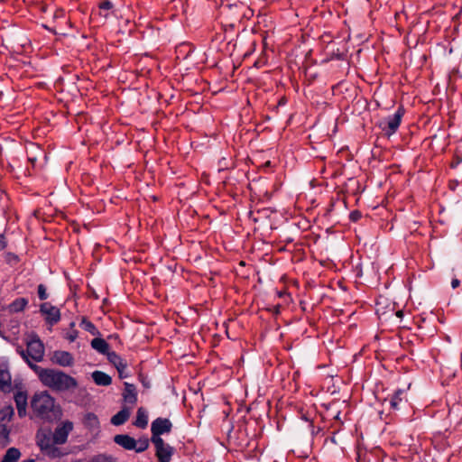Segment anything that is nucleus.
I'll use <instances>...</instances> for the list:
<instances>
[{
  "label": "nucleus",
  "mask_w": 462,
  "mask_h": 462,
  "mask_svg": "<svg viewBox=\"0 0 462 462\" xmlns=\"http://www.w3.org/2000/svg\"><path fill=\"white\" fill-rule=\"evenodd\" d=\"M31 369L34 371L44 386L53 391L66 392L78 387L77 380L62 371L42 368L32 364H31Z\"/></svg>",
  "instance_id": "1"
},
{
  "label": "nucleus",
  "mask_w": 462,
  "mask_h": 462,
  "mask_svg": "<svg viewBox=\"0 0 462 462\" xmlns=\"http://www.w3.org/2000/svg\"><path fill=\"white\" fill-rule=\"evenodd\" d=\"M31 406L35 413L43 420H54L61 416L60 406L55 404V400L47 392L35 393Z\"/></svg>",
  "instance_id": "2"
},
{
  "label": "nucleus",
  "mask_w": 462,
  "mask_h": 462,
  "mask_svg": "<svg viewBox=\"0 0 462 462\" xmlns=\"http://www.w3.org/2000/svg\"><path fill=\"white\" fill-rule=\"evenodd\" d=\"M36 442L41 450L52 458L63 456L60 448L55 446L50 429H41L36 434Z\"/></svg>",
  "instance_id": "3"
},
{
  "label": "nucleus",
  "mask_w": 462,
  "mask_h": 462,
  "mask_svg": "<svg viewBox=\"0 0 462 462\" xmlns=\"http://www.w3.org/2000/svg\"><path fill=\"white\" fill-rule=\"evenodd\" d=\"M39 308L40 314L48 325H56L60 320L61 315L60 309L51 302H42L39 305Z\"/></svg>",
  "instance_id": "4"
},
{
  "label": "nucleus",
  "mask_w": 462,
  "mask_h": 462,
  "mask_svg": "<svg viewBox=\"0 0 462 462\" xmlns=\"http://www.w3.org/2000/svg\"><path fill=\"white\" fill-rule=\"evenodd\" d=\"M402 115L403 113L402 109H398L394 115L385 118L380 123V127L386 135L390 136L397 131L400 126Z\"/></svg>",
  "instance_id": "5"
},
{
  "label": "nucleus",
  "mask_w": 462,
  "mask_h": 462,
  "mask_svg": "<svg viewBox=\"0 0 462 462\" xmlns=\"http://www.w3.org/2000/svg\"><path fill=\"white\" fill-rule=\"evenodd\" d=\"M152 442L155 446L158 460L160 462H170L173 453V448L164 443L162 438H152Z\"/></svg>",
  "instance_id": "6"
},
{
  "label": "nucleus",
  "mask_w": 462,
  "mask_h": 462,
  "mask_svg": "<svg viewBox=\"0 0 462 462\" xmlns=\"http://www.w3.org/2000/svg\"><path fill=\"white\" fill-rule=\"evenodd\" d=\"M73 430V423L69 420L63 421L52 433L53 441L56 445L66 443L69 434Z\"/></svg>",
  "instance_id": "7"
},
{
  "label": "nucleus",
  "mask_w": 462,
  "mask_h": 462,
  "mask_svg": "<svg viewBox=\"0 0 462 462\" xmlns=\"http://www.w3.org/2000/svg\"><path fill=\"white\" fill-rule=\"evenodd\" d=\"M172 427L171 422L168 419L157 418L155 420L152 422L151 431L152 438H161L160 436L163 433H168L171 431Z\"/></svg>",
  "instance_id": "8"
},
{
  "label": "nucleus",
  "mask_w": 462,
  "mask_h": 462,
  "mask_svg": "<svg viewBox=\"0 0 462 462\" xmlns=\"http://www.w3.org/2000/svg\"><path fill=\"white\" fill-rule=\"evenodd\" d=\"M44 355V346L38 336L31 333V359L41 361Z\"/></svg>",
  "instance_id": "9"
},
{
  "label": "nucleus",
  "mask_w": 462,
  "mask_h": 462,
  "mask_svg": "<svg viewBox=\"0 0 462 462\" xmlns=\"http://www.w3.org/2000/svg\"><path fill=\"white\" fill-rule=\"evenodd\" d=\"M12 377L5 365H0V390L3 393H10L12 391Z\"/></svg>",
  "instance_id": "10"
},
{
  "label": "nucleus",
  "mask_w": 462,
  "mask_h": 462,
  "mask_svg": "<svg viewBox=\"0 0 462 462\" xmlns=\"http://www.w3.org/2000/svg\"><path fill=\"white\" fill-rule=\"evenodd\" d=\"M73 356L67 351H55L52 356V362L61 366H69L73 364Z\"/></svg>",
  "instance_id": "11"
},
{
  "label": "nucleus",
  "mask_w": 462,
  "mask_h": 462,
  "mask_svg": "<svg viewBox=\"0 0 462 462\" xmlns=\"http://www.w3.org/2000/svg\"><path fill=\"white\" fill-rule=\"evenodd\" d=\"M114 441L125 449L133 450L135 448L136 440L126 434H118L114 437Z\"/></svg>",
  "instance_id": "12"
},
{
  "label": "nucleus",
  "mask_w": 462,
  "mask_h": 462,
  "mask_svg": "<svg viewBox=\"0 0 462 462\" xmlns=\"http://www.w3.org/2000/svg\"><path fill=\"white\" fill-rule=\"evenodd\" d=\"M124 401L129 404L134 405L137 402V393L135 386L129 383H125L123 393Z\"/></svg>",
  "instance_id": "13"
},
{
  "label": "nucleus",
  "mask_w": 462,
  "mask_h": 462,
  "mask_svg": "<svg viewBox=\"0 0 462 462\" xmlns=\"http://www.w3.org/2000/svg\"><path fill=\"white\" fill-rule=\"evenodd\" d=\"M14 402L16 404L18 415L20 417H23L26 415V406H27V394L23 392H18L14 395Z\"/></svg>",
  "instance_id": "14"
},
{
  "label": "nucleus",
  "mask_w": 462,
  "mask_h": 462,
  "mask_svg": "<svg viewBox=\"0 0 462 462\" xmlns=\"http://www.w3.org/2000/svg\"><path fill=\"white\" fill-rule=\"evenodd\" d=\"M109 360L116 367L121 378L127 377L128 374L125 373L127 368L126 363L124 362V360L119 356H117L115 352H112L109 354Z\"/></svg>",
  "instance_id": "15"
},
{
  "label": "nucleus",
  "mask_w": 462,
  "mask_h": 462,
  "mask_svg": "<svg viewBox=\"0 0 462 462\" xmlns=\"http://www.w3.org/2000/svg\"><path fill=\"white\" fill-rule=\"evenodd\" d=\"M83 424L91 431H97L99 429L98 418L92 412H88L84 416Z\"/></svg>",
  "instance_id": "16"
},
{
  "label": "nucleus",
  "mask_w": 462,
  "mask_h": 462,
  "mask_svg": "<svg viewBox=\"0 0 462 462\" xmlns=\"http://www.w3.org/2000/svg\"><path fill=\"white\" fill-rule=\"evenodd\" d=\"M14 408L10 405L5 406L0 410V425L11 426V420L14 416Z\"/></svg>",
  "instance_id": "17"
},
{
  "label": "nucleus",
  "mask_w": 462,
  "mask_h": 462,
  "mask_svg": "<svg viewBox=\"0 0 462 462\" xmlns=\"http://www.w3.org/2000/svg\"><path fill=\"white\" fill-rule=\"evenodd\" d=\"M130 414V409L125 407L111 418V423L115 426L122 425L129 419Z\"/></svg>",
  "instance_id": "18"
},
{
  "label": "nucleus",
  "mask_w": 462,
  "mask_h": 462,
  "mask_svg": "<svg viewBox=\"0 0 462 462\" xmlns=\"http://www.w3.org/2000/svg\"><path fill=\"white\" fill-rule=\"evenodd\" d=\"M92 379L97 385L107 386L111 384V377L104 372L95 371L92 373Z\"/></svg>",
  "instance_id": "19"
},
{
  "label": "nucleus",
  "mask_w": 462,
  "mask_h": 462,
  "mask_svg": "<svg viewBox=\"0 0 462 462\" xmlns=\"http://www.w3.org/2000/svg\"><path fill=\"white\" fill-rule=\"evenodd\" d=\"M91 346L98 353L103 354V355L107 354L109 356V353H108L109 345L107 344V342L105 339H103L101 337H96V338L92 339Z\"/></svg>",
  "instance_id": "20"
},
{
  "label": "nucleus",
  "mask_w": 462,
  "mask_h": 462,
  "mask_svg": "<svg viewBox=\"0 0 462 462\" xmlns=\"http://www.w3.org/2000/svg\"><path fill=\"white\" fill-rule=\"evenodd\" d=\"M134 424L141 429H144L148 425V414L143 408H139L136 412V419Z\"/></svg>",
  "instance_id": "21"
},
{
  "label": "nucleus",
  "mask_w": 462,
  "mask_h": 462,
  "mask_svg": "<svg viewBox=\"0 0 462 462\" xmlns=\"http://www.w3.org/2000/svg\"><path fill=\"white\" fill-rule=\"evenodd\" d=\"M12 426L0 425V448H5L10 444V432Z\"/></svg>",
  "instance_id": "22"
},
{
  "label": "nucleus",
  "mask_w": 462,
  "mask_h": 462,
  "mask_svg": "<svg viewBox=\"0 0 462 462\" xmlns=\"http://www.w3.org/2000/svg\"><path fill=\"white\" fill-rule=\"evenodd\" d=\"M402 401H406L405 391L397 390L393 395L391 397L390 404L391 407L394 410L399 409V405Z\"/></svg>",
  "instance_id": "23"
},
{
  "label": "nucleus",
  "mask_w": 462,
  "mask_h": 462,
  "mask_svg": "<svg viewBox=\"0 0 462 462\" xmlns=\"http://www.w3.org/2000/svg\"><path fill=\"white\" fill-rule=\"evenodd\" d=\"M21 456L19 449L15 448H10L7 449L1 462H17Z\"/></svg>",
  "instance_id": "24"
},
{
  "label": "nucleus",
  "mask_w": 462,
  "mask_h": 462,
  "mask_svg": "<svg viewBox=\"0 0 462 462\" xmlns=\"http://www.w3.org/2000/svg\"><path fill=\"white\" fill-rule=\"evenodd\" d=\"M27 304V300L24 298H19L14 300L9 305V311L10 312H19L22 311Z\"/></svg>",
  "instance_id": "25"
},
{
  "label": "nucleus",
  "mask_w": 462,
  "mask_h": 462,
  "mask_svg": "<svg viewBox=\"0 0 462 462\" xmlns=\"http://www.w3.org/2000/svg\"><path fill=\"white\" fill-rule=\"evenodd\" d=\"M113 8L112 2L106 0L99 5V15L104 19H107L110 15V10Z\"/></svg>",
  "instance_id": "26"
},
{
  "label": "nucleus",
  "mask_w": 462,
  "mask_h": 462,
  "mask_svg": "<svg viewBox=\"0 0 462 462\" xmlns=\"http://www.w3.org/2000/svg\"><path fill=\"white\" fill-rule=\"evenodd\" d=\"M79 326H80L81 328H83L86 331H88L92 335H98L99 334V331L95 327V325L91 321L88 320L86 318H82Z\"/></svg>",
  "instance_id": "27"
},
{
  "label": "nucleus",
  "mask_w": 462,
  "mask_h": 462,
  "mask_svg": "<svg viewBox=\"0 0 462 462\" xmlns=\"http://www.w3.org/2000/svg\"><path fill=\"white\" fill-rule=\"evenodd\" d=\"M49 296L47 286L43 283L39 284L37 287V297L39 300L42 301L46 300Z\"/></svg>",
  "instance_id": "28"
},
{
  "label": "nucleus",
  "mask_w": 462,
  "mask_h": 462,
  "mask_svg": "<svg viewBox=\"0 0 462 462\" xmlns=\"http://www.w3.org/2000/svg\"><path fill=\"white\" fill-rule=\"evenodd\" d=\"M135 447L136 448L133 450H135L138 453L143 452L148 448L149 440L147 439H140L139 440H136Z\"/></svg>",
  "instance_id": "29"
},
{
  "label": "nucleus",
  "mask_w": 462,
  "mask_h": 462,
  "mask_svg": "<svg viewBox=\"0 0 462 462\" xmlns=\"http://www.w3.org/2000/svg\"><path fill=\"white\" fill-rule=\"evenodd\" d=\"M33 146L35 148V154L33 157L31 156V164H32L39 158H42L44 160L46 159L45 152L40 148V146L38 144H33Z\"/></svg>",
  "instance_id": "30"
},
{
  "label": "nucleus",
  "mask_w": 462,
  "mask_h": 462,
  "mask_svg": "<svg viewBox=\"0 0 462 462\" xmlns=\"http://www.w3.org/2000/svg\"><path fill=\"white\" fill-rule=\"evenodd\" d=\"M5 262L12 266L15 265L19 262L18 255L12 253L5 254Z\"/></svg>",
  "instance_id": "31"
},
{
  "label": "nucleus",
  "mask_w": 462,
  "mask_h": 462,
  "mask_svg": "<svg viewBox=\"0 0 462 462\" xmlns=\"http://www.w3.org/2000/svg\"><path fill=\"white\" fill-rule=\"evenodd\" d=\"M25 349L21 352L22 357L24 362L29 365V340L24 338Z\"/></svg>",
  "instance_id": "32"
},
{
  "label": "nucleus",
  "mask_w": 462,
  "mask_h": 462,
  "mask_svg": "<svg viewBox=\"0 0 462 462\" xmlns=\"http://www.w3.org/2000/svg\"><path fill=\"white\" fill-rule=\"evenodd\" d=\"M92 462H115V460L111 457L97 456L92 459Z\"/></svg>",
  "instance_id": "33"
},
{
  "label": "nucleus",
  "mask_w": 462,
  "mask_h": 462,
  "mask_svg": "<svg viewBox=\"0 0 462 462\" xmlns=\"http://www.w3.org/2000/svg\"><path fill=\"white\" fill-rule=\"evenodd\" d=\"M78 337V332L76 330H72L70 332H69L67 334V337L66 338L69 341V342H73L75 341V339L77 338Z\"/></svg>",
  "instance_id": "34"
},
{
  "label": "nucleus",
  "mask_w": 462,
  "mask_h": 462,
  "mask_svg": "<svg viewBox=\"0 0 462 462\" xmlns=\"http://www.w3.org/2000/svg\"><path fill=\"white\" fill-rule=\"evenodd\" d=\"M6 246L5 237L3 234H0V251L5 249Z\"/></svg>",
  "instance_id": "35"
},
{
  "label": "nucleus",
  "mask_w": 462,
  "mask_h": 462,
  "mask_svg": "<svg viewBox=\"0 0 462 462\" xmlns=\"http://www.w3.org/2000/svg\"><path fill=\"white\" fill-rule=\"evenodd\" d=\"M460 285V281L457 278H454L451 282V287L453 289L457 288Z\"/></svg>",
  "instance_id": "36"
},
{
  "label": "nucleus",
  "mask_w": 462,
  "mask_h": 462,
  "mask_svg": "<svg viewBox=\"0 0 462 462\" xmlns=\"http://www.w3.org/2000/svg\"><path fill=\"white\" fill-rule=\"evenodd\" d=\"M359 217H360V213H358V212H353V213H351V218H352L353 220H356V219H358Z\"/></svg>",
  "instance_id": "37"
},
{
  "label": "nucleus",
  "mask_w": 462,
  "mask_h": 462,
  "mask_svg": "<svg viewBox=\"0 0 462 462\" xmlns=\"http://www.w3.org/2000/svg\"><path fill=\"white\" fill-rule=\"evenodd\" d=\"M37 6H39V8H40L42 11H43V12H45V11H46V5H38Z\"/></svg>",
  "instance_id": "38"
},
{
  "label": "nucleus",
  "mask_w": 462,
  "mask_h": 462,
  "mask_svg": "<svg viewBox=\"0 0 462 462\" xmlns=\"http://www.w3.org/2000/svg\"><path fill=\"white\" fill-rule=\"evenodd\" d=\"M143 384H144L145 387H149L148 383H143Z\"/></svg>",
  "instance_id": "39"
},
{
  "label": "nucleus",
  "mask_w": 462,
  "mask_h": 462,
  "mask_svg": "<svg viewBox=\"0 0 462 462\" xmlns=\"http://www.w3.org/2000/svg\"><path fill=\"white\" fill-rule=\"evenodd\" d=\"M22 462H29V459H23Z\"/></svg>",
  "instance_id": "40"
},
{
  "label": "nucleus",
  "mask_w": 462,
  "mask_h": 462,
  "mask_svg": "<svg viewBox=\"0 0 462 462\" xmlns=\"http://www.w3.org/2000/svg\"><path fill=\"white\" fill-rule=\"evenodd\" d=\"M31 462H33V460H32V459H31Z\"/></svg>",
  "instance_id": "41"
}]
</instances>
